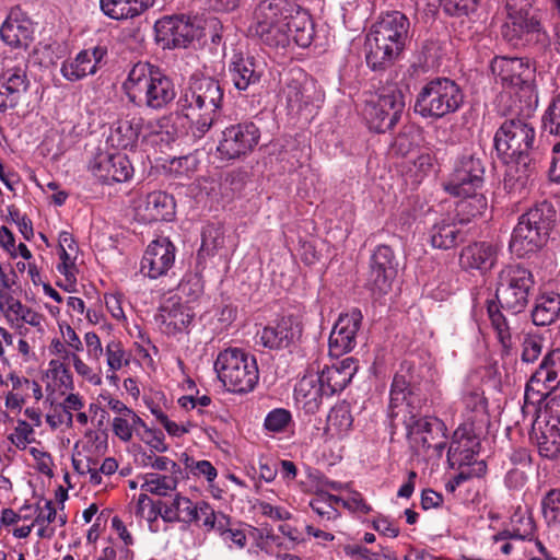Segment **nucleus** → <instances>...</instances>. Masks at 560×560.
<instances>
[{"instance_id":"nucleus-39","label":"nucleus","mask_w":560,"mask_h":560,"mask_svg":"<svg viewBox=\"0 0 560 560\" xmlns=\"http://www.w3.org/2000/svg\"><path fill=\"white\" fill-rule=\"evenodd\" d=\"M536 524L528 509L517 508L510 521V528L498 533L499 539L534 540Z\"/></svg>"},{"instance_id":"nucleus-5","label":"nucleus","mask_w":560,"mask_h":560,"mask_svg":"<svg viewBox=\"0 0 560 560\" xmlns=\"http://www.w3.org/2000/svg\"><path fill=\"white\" fill-rule=\"evenodd\" d=\"M409 19L399 11L387 12L366 36V63L373 70L392 65L409 40Z\"/></svg>"},{"instance_id":"nucleus-32","label":"nucleus","mask_w":560,"mask_h":560,"mask_svg":"<svg viewBox=\"0 0 560 560\" xmlns=\"http://www.w3.org/2000/svg\"><path fill=\"white\" fill-rule=\"evenodd\" d=\"M358 361L351 357L341 361L325 365L324 369L316 373L319 382L323 383L326 393L332 396L343 390L358 372Z\"/></svg>"},{"instance_id":"nucleus-23","label":"nucleus","mask_w":560,"mask_h":560,"mask_svg":"<svg viewBox=\"0 0 560 560\" xmlns=\"http://www.w3.org/2000/svg\"><path fill=\"white\" fill-rule=\"evenodd\" d=\"M175 253L174 244L166 237L151 242L141 259V272L150 279L165 276L174 266Z\"/></svg>"},{"instance_id":"nucleus-46","label":"nucleus","mask_w":560,"mask_h":560,"mask_svg":"<svg viewBox=\"0 0 560 560\" xmlns=\"http://www.w3.org/2000/svg\"><path fill=\"white\" fill-rule=\"evenodd\" d=\"M141 489L159 497H166L172 491L176 490L178 483V476H166L156 472L145 474L143 477Z\"/></svg>"},{"instance_id":"nucleus-26","label":"nucleus","mask_w":560,"mask_h":560,"mask_svg":"<svg viewBox=\"0 0 560 560\" xmlns=\"http://www.w3.org/2000/svg\"><path fill=\"white\" fill-rule=\"evenodd\" d=\"M196 513L197 506L190 499L176 494L170 502L158 500L155 504H152L147 520L149 521L150 529L156 532L153 528V523L158 520V516H161L166 523L183 522L190 524L196 522Z\"/></svg>"},{"instance_id":"nucleus-29","label":"nucleus","mask_w":560,"mask_h":560,"mask_svg":"<svg viewBox=\"0 0 560 560\" xmlns=\"http://www.w3.org/2000/svg\"><path fill=\"white\" fill-rule=\"evenodd\" d=\"M175 207L174 198L164 191H152L135 201L136 215L143 222L171 221Z\"/></svg>"},{"instance_id":"nucleus-53","label":"nucleus","mask_w":560,"mask_h":560,"mask_svg":"<svg viewBox=\"0 0 560 560\" xmlns=\"http://www.w3.org/2000/svg\"><path fill=\"white\" fill-rule=\"evenodd\" d=\"M108 372H117L122 366H127L130 362L129 354L125 351L119 341H110L105 348Z\"/></svg>"},{"instance_id":"nucleus-51","label":"nucleus","mask_w":560,"mask_h":560,"mask_svg":"<svg viewBox=\"0 0 560 560\" xmlns=\"http://www.w3.org/2000/svg\"><path fill=\"white\" fill-rule=\"evenodd\" d=\"M292 424V415L284 408L269 411L264 421V428L270 433H284Z\"/></svg>"},{"instance_id":"nucleus-9","label":"nucleus","mask_w":560,"mask_h":560,"mask_svg":"<svg viewBox=\"0 0 560 560\" xmlns=\"http://www.w3.org/2000/svg\"><path fill=\"white\" fill-rule=\"evenodd\" d=\"M506 18L501 27L502 36L513 46H525L544 42L545 32L540 22L532 14L528 0H506Z\"/></svg>"},{"instance_id":"nucleus-34","label":"nucleus","mask_w":560,"mask_h":560,"mask_svg":"<svg viewBox=\"0 0 560 560\" xmlns=\"http://www.w3.org/2000/svg\"><path fill=\"white\" fill-rule=\"evenodd\" d=\"M295 400L308 413L319 409L324 397H330L316 374L304 375L294 388Z\"/></svg>"},{"instance_id":"nucleus-43","label":"nucleus","mask_w":560,"mask_h":560,"mask_svg":"<svg viewBox=\"0 0 560 560\" xmlns=\"http://www.w3.org/2000/svg\"><path fill=\"white\" fill-rule=\"evenodd\" d=\"M560 316V294L550 292L536 299L532 311V319L536 326H547Z\"/></svg>"},{"instance_id":"nucleus-13","label":"nucleus","mask_w":560,"mask_h":560,"mask_svg":"<svg viewBox=\"0 0 560 560\" xmlns=\"http://www.w3.org/2000/svg\"><path fill=\"white\" fill-rule=\"evenodd\" d=\"M260 129L253 121L226 127L221 132L217 151L222 160H235L249 154L258 144Z\"/></svg>"},{"instance_id":"nucleus-50","label":"nucleus","mask_w":560,"mask_h":560,"mask_svg":"<svg viewBox=\"0 0 560 560\" xmlns=\"http://www.w3.org/2000/svg\"><path fill=\"white\" fill-rule=\"evenodd\" d=\"M542 516L549 527L560 525V490H550L541 501Z\"/></svg>"},{"instance_id":"nucleus-31","label":"nucleus","mask_w":560,"mask_h":560,"mask_svg":"<svg viewBox=\"0 0 560 560\" xmlns=\"http://www.w3.org/2000/svg\"><path fill=\"white\" fill-rule=\"evenodd\" d=\"M499 247L490 242H475L465 246L459 255V264L466 270L490 271L497 264Z\"/></svg>"},{"instance_id":"nucleus-24","label":"nucleus","mask_w":560,"mask_h":560,"mask_svg":"<svg viewBox=\"0 0 560 560\" xmlns=\"http://www.w3.org/2000/svg\"><path fill=\"white\" fill-rule=\"evenodd\" d=\"M428 242L433 248L448 250L455 248L467 237L465 223L456 215H442L428 229Z\"/></svg>"},{"instance_id":"nucleus-10","label":"nucleus","mask_w":560,"mask_h":560,"mask_svg":"<svg viewBox=\"0 0 560 560\" xmlns=\"http://www.w3.org/2000/svg\"><path fill=\"white\" fill-rule=\"evenodd\" d=\"M405 109V97L396 85L384 86L366 101L363 115L371 130L386 132L399 121Z\"/></svg>"},{"instance_id":"nucleus-41","label":"nucleus","mask_w":560,"mask_h":560,"mask_svg":"<svg viewBox=\"0 0 560 560\" xmlns=\"http://www.w3.org/2000/svg\"><path fill=\"white\" fill-rule=\"evenodd\" d=\"M154 0H100L102 12L114 20H127L140 15Z\"/></svg>"},{"instance_id":"nucleus-36","label":"nucleus","mask_w":560,"mask_h":560,"mask_svg":"<svg viewBox=\"0 0 560 560\" xmlns=\"http://www.w3.org/2000/svg\"><path fill=\"white\" fill-rule=\"evenodd\" d=\"M283 94L287 105L292 112H301L308 106H317L322 102V95L316 93L315 85L312 82L305 81L304 83L298 80H291L285 84Z\"/></svg>"},{"instance_id":"nucleus-57","label":"nucleus","mask_w":560,"mask_h":560,"mask_svg":"<svg viewBox=\"0 0 560 560\" xmlns=\"http://www.w3.org/2000/svg\"><path fill=\"white\" fill-rule=\"evenodd\" d=\"M480 0H442L445 13L452 16L468 15L477 10Z\"/></svg>"},{"instance_id":"nucleus-60","label":"nucleus","mask_w":560,"mask_h":560,"mask_svg":"<svg viewBox=\"0 0 560 560\" xmlns=\"http://www.w3.org/2000/svg\"><path fill=\"white\" fill-rule=\"evenodd\" d=\"M197 506V517L196 522L201 521L202 526L207 530H212L215 527V516L217 512L211 508L208 502L201 501L196 504Z\"/></svg>"},{"instance_id":"nucleus-14","label":"nucleus","mask_w":560,"mask_h":560,"mask_svg":"<svg viewBox=\"0 0 560 560\" xmlns=\"http://www.w3.org/2000/svg\"><path fill=\"white\" fill-rule=\"evenodd\" d=\"M560 385V348L549 351L526 384L525 404L535 405Z\"/></svg>"},{"instance_id":"nucleus-11","label":"nucleus","mask_w":560,"mask_h":560,"mask_svg":"<svg viewBox=\"0 0 560 560\" xmlns=\"http://www.w3.org/2000/svg\"><path fill=\"white\" fill-rule=\"evenodd\" d=\"M408 442L416 453H425L433 447L439 455L446 446V425L436 417H418L408 411L402 417Z\"/></svg>"},{"instance_id":"nucleus-6","label":"nucleus","mask_w":560,"mask_h":560,"mask_svg":"<svg viewBox=\"0 0 560 560\" xmlns=\"http://www.w3.org/2000/svg\"><path fill=\"white\" fill-rule=\"evenodd\" d=\"M214 370L223 385L233 393H249L259 380L256 358L241 348L220 351Z\"/></svg>"},{"instance_id":"nucleus-20","label":"nucleus","mask_w":560,"mask_h":560,"mask_svg":"<svg viewBox=\"0 0 560 560\" xmlns=\"http://www.w3.org/2000/svg\"><path fill=\"white\" fill-rule=\"evenodd\" d=\"M362 313L358 308L341 314L330 332L328 347L331 357L350 352L357 345V334L361 327Z\"/></svg>"},{"instance_id":"nucleus-19","label":"nucleus","mask_w":560,"mask_h":560,"mask_svg":"<svg viewBox=\"0 0 560 560\" xmlns=\"http://www.w3.org/2000/svg\"><path fill=\"white\" fill-rule=\"evenodd\" d=\"M303 325L298 317L283 316L265 326L259 332L260 343L272 350L285 349L301 340Z\"/></svg>"},{"instance_id":"nucleus-56","label":"nucleus","mask_w":560,"mask_h":560,"mask_svg":"<svg viewBox=\"0 0 560 560\" xmlns=\"http://www.w3.org/2000/svg\"><path fill=\"white\" fill-rule=\"evenodd\" d=\"M65 358L72 361L74 371L83 380H85L86 382L94 386L102 385L103 381L101 376V370L98 372L94 371L75 352L67 353Z\"/></svg>"},{"instance_id":"nucleus-64","label":"nucleus","mask_w":560,"mask_h":560,"mask_svg":"<svg viewBox=\"0 0 560 560\" xmlns=\"http://www.w3.org/2000/svg\"><path fill=\"white\" fill-rule=\"evenodd\" d=\"M190 469L195 476H203L209 482H212L218 475L217 469L209 460L195 462Z\"/></svg>"},{"instance_id":"nucleus-37","label":"nucleus","mask_w":560,"mask_h":560,"mask_svg":"<svg viewBox=\"0 0 560 560\" xmlns=\"http://www.w3.org/2000/svg\"><path fill=\"white\" fill-rule=\"evenodd\" d=\"M159 317L165 327V331L171 335H176L188 328L194 319V314L186 305L175 299H168L160 307Z\"/></svg>"},{"instance_id":"nucleus-25","label":"nucleus","mask_w":560,"mask_h":560,"mask_svg":"<svg viewBox=\"0 0 560 560\" xmlns=\"http://www.w3.org/2000/svg\"><path fill=\"white\" fill-rule=\"evenodd\" d=\"M107 48L97 45L81 50L74 58L62 62L60 72L62 77L71 82L80 81L88 75H93L105 63Z\"/></svg>"},{"instance_id":"nucleus-1","label":"nucleus","mask_w":560,"mask_h":560,"mask_svg":"<svg viewBox=\"0 0 560 560\" xmlns=\"http://www.w3.org/2000/svg\"><path fill=\"white\" fill-rule=\"evenodd\" d=\"M536 131L525 118L505 119L493 141L498 156L505 165L503 186L511 195L526 191L537 162Z\"/></svg>"},{"instance_id":"nucleus-59","label":"nucleus","mask_w":560,"mask_h":560,"mask_svg":"<svg viewBox=\"0 0 560 560\" xmlns=\"http://www.w3.org/2000/svg\"><path fill=\"white\" fill-rule=\"evenodd\" d=\"M112 429L114 434L122 442H129L132 439L133 427L129 417H114Z\"/></svg>"},{"instance_id":"nucleus-47","label":"nucleus","mask_w":560,"mask_h":560,"mask_svg":"<svg viewBox=\"0 0 560 560\" xmlns=\"http://www.w3.org/2000/svg\"><path fill=\"white\" fill-rule=\"evenodd\" d=\"M341 501V498L329 494L325 491H319L310 501L311 509L318 515L320 521H334L339 517V512L336 505Z\"/></svg>"},{"instance_id":"nucleus-3","label":"nucleus","mask_w":560,"mask_h":560,"mask_svg":"<svg viewBox=\"0 0 560 560\" xmlns=\"http://www.w3.org/2000/svg\"><path fill=\"white\" fill-rule=\"evenodd\" d=\"M223 101V89L210 77L192 75L178 102V110L189 120L195 138L201 139L213 126Z\"/></svg>"},{"instance_id":"nucleus-18","label":"nucleus","mask_w":560,"mask_h":560,"mask_svg":"<svg viewBox=\"0 0 560 560\" xmlns=\"http://www.w3.org/2000/svg\"><path fill=\"white\" fill-rule=\"evenodd\" d=\"M155 38L163 48H185L196 36V28L184 15L163 16L154 25Z\"/></svg>"},{"instance_id":"nucleus-4","label":"nucleus","mask_w":560,"mask_h":560,"mask_svg":"<svg viewBox=\"0 0 560 560\" xmlns=\"http://www.w3.org/2000/svg\"><path fill=\"white\" fill-rule=\"evenodd\" d=\"M122 91L135 106L155 112L167 108L176 97L173 80L149 62H137L130 68Z\"/></svg>"},{"instance_id":"nucleus-45","label":"nucleus","mask_w":560,"mask_h":560,"mask_svg":"<svg viewBox=\"0 0 560 560\" xmlns=\"http://www.w3.org/2000/svg\"><path fill=\"white\" fill-rule=\"evenodd\" d=\"M353 424L350 406L341 402L332 407L327 416L326 431L331 436L342 438L349 433Z\"/></svg>"},{"instance_id":"nucleus-12","label":"nucleus","mask_w":560,"mask_h":560,"mask_svg":"<svg viewBox=\"0 0 560 560\" xmlns=\"http://www.w3.org/2000/svg\"><path fill=\"white\" fill-rule=\"evenodd\" d=\"M485 178V163L476 154H463L454 164L452 173L442 186L444 190L460 198H476L477 191L482 187Z\"/></svg>"},{"instance_id":"nucleus-49","label":"nucleus","mask_w":560,"mask_h":560,"mask_svg":"<svg viewBox=\"0 0 560 560\" xmlns=\"http://www.w3.org/2000/svg\"><path fill=\"white\" fill-rule=\"evenodd\" d=\"M46 377L54 383V386L61 389L73 388V377L69 368L59 360H50L46 371Z\"/></svg>"},{"instance_id":"nucleus-21","label":"nucleus","mask_w":560,"mask_h":560,"mask_svg":"<svg viewBox=\"0 0 560 560\" xmlns=\"http://www.w3.org/2000/svg\"><path fill=\"white\" fill-rule=\"evenodd\" d=\"M491 71L502 85L530 89L535 69L523 58L495 57Z\"/></svg>"},{"instance_id":"nucleus-28","label":"nucleus","mask_w":560,"mask_h":560,"mask_svg":"<svg viewBox=\"0 0 560 560\" xmlns=\"http://www.w3.org/2000/svg\"><path fill=\"white\" fill-rule=\"evenodd\" d=\"M31 19L19 8L10 11L0 27V38L12 48H27L34 38Z\"/></svg>"},{"instance_id":"nucleus-62","label":"nucleus","mask_w":560,"mask_h":560,"mask_svg":"<svg viewBox=\"0 0 560 560\" xmlns=\"http://www.w3.org/2000/svg\"><path fill=\"white\" fill-rule=\"evenodd\" d=\"M459 469V472L454 476L453 482L455 486L462 485L464 481L472 478V477H479L485 474L486 471V465L483 460H480L479 463H476V466H465V467H457Z\"/></svg>"},{"instance_id":"nucleus-17","label":"nucleus","mask_w":560,"mask_h":560,"mask_svg":"<svg viewBox=\"0 0 560 560\" xmlns=\"http://www.w3.org/2000/svg\"><path fill=\"white\" fill-rule=\"evenodd\" d=\"M89 170L104 184L128 182L135 173L127 155L107 151L97 152L90 161Z\"/></svg>"},{"instance_id":"nucleus-63","label":"nucleus","mask_w":560,"mask_h":560,"mask_svg":"<svg viewBox=\"0 0 560 560\" xmlns=\"http://www.w3.org/2000/svg\"><path fill=\"white\" fill-rule=\"evenodd\" d=\"M84 343L88 358L98 362L104 352L100 337L95 332L89 331L84 335Z\"/></svg>"},{"instance_id":"nucleus-16","label":"nucleus","mask_w":560,"mask_h":560,"mask_svg":"<svg viewBox=\"0 0 560 560\" xmlns=\"http://www.w3.org/2000/svg\"><path fill=\"white\" fill-rule=\"evenodd\" d=\"M397 267L394 250L387 245L377 246L370 259L368 288L374 294H386L397 275Z\"/></svg>"},{"instance_id":"nucleus-8","label":"nucleus","mask_w":560,"mask_h":560,"mask_svg":"<svg viewBox=\"0 0 560 560\" xmlns=\"http://www.w3.org/2000/svg\"><path fill=\"white\" fill-rule=\"evenodd\" d=\"M463 102L464 93L454 80L435 78L420 89L415 112L423 118H442L458 110Z\"/></svg>"},{"instance_id":"nucleus-61","label":"nucleus","mask_w":560,"mask_h":560,"mask_svg":"<svg viewBox=\"0 0 560 560\" xmlns=\"http://www.w3.org/2000/svg\"><path fill=\"white\" fill-rule=\"evenodd\" d=\"M37 515L34 520L35 525H49L57 518V510L51 500H45L44 505H37Z\"/></svg>"},{"instance_id":"nucleus-22","label":"nucleus","mask_w":560,"mask_h":560,"mask_svg":"<svg viewBox=\"0 0 560 560\" xmlns=\"http://www.w3.org/2000/svg\"><path fill=\"white\" fill-rule=\"evenodd\" d=\"M482 431L459 425L453 434L447 452L450 465L455 467L476 466L479 451V435Z\"/></svg>"},{"instance_id":"nucleus-30","label":"nucleus","mask_w":560,"mask_h":560,"mask_svg":"<svg viewBox=\"0 0 560 560\" xmlns=\"http://www.w3.org/2000/svg\"><path fill=\"white\" fill-rule=\"evenodd\" d=\"M264 69L253 56L235 54L229 65V74L234 88L247 91L260 83Z\"/></svg>"},{"instance_id":"nucleus-27","label":"nucleus","mask_w":560,"mask_h":560,"mask_svg":"<svg viewBox=\"0 0 560 560\" xmlns=\"http://www.w3.org/2000/svg\"><path fill=\"white\" fill-rule=\"evenodd\" d=\"M418 383L415 366L405 362L393 380L389 398V416L393 420L407 415L410 408L412 389Z\"/></svg>"},{"instance_id":"nucleus-15","label":"nucleus","mask_w":560,"mask_h":560,"mask_svg":"<svg viewBox=\"0 0 560 560\" xmlns=\"http://www.w3.org/2000/svg\"><path fill=\"white\" fill-rule=\"evenodd\" d=\"M31 85L26 63L4 67L0 74V114L14 110L26 98Z\"/></svg>"},{"instance_id":"nucleus-35","label":"nucleus","mask_w":560,"mask_h":560,"mask_svg":"<svg viewBox=\"0 0 560 560\" xmlns=\"http://www.w3.org/2000/svg\"><path fill=\"white\" fill-rule=\"evenodd\" d=\"M463 404L465 420L460 425L482 431L489 422L488 402L483 393L479 389L465 393Z\"/></svg>"},{"instance_id":"nucleus-55","label":"nucleus","mask_w":560,"mask_h":560,"mask_svg":"<svg viewBox=\"0 0 560 560\" xmlns=\"http://www.w3.org/2000/svg\"><path fill=\"white\" fill-rule=\"evenodd\" d=\"M542 131L560 135V94L552 98L542 116Z\"/></svg>"},{"instance_id":"nucleus-42","label":"nucleus","mask_w":560,"mask_h":560,"mask_svg":"<svg viewBox=\"0 0 560 560\" xmlns=\"http://www.w3.org/2000/svg\"><path fill=\"white\" fill-rule=\"evenodd\" d=\"M555 217L556 211L553 206L548 201H542L523 213L518 218L517 225H523L528 230L530 229L549 235Z\"/></svg>"},{"instance_id":"nucleus-40","label":"nucleus","mask_w":560,"mask_h":560,"mask_svg":"<svg viewBox=\"0 0 560 560\" xmlns=\"http://www.w3.org/2000/svg\"><path fill=\"white\" fill-rule=\"evenodd\" d=\"M547 238L548 235L541 232L528 230L526 226L516 224L511 236L510 249L518 257H525L540 249Z\"/></svg>"},{"instance_id":"nucleus-44","label":"nucleus","mask_w":560,"mask_h":560,"mask_svg":"<svg viewBox=\"0 0 560 560\" xmlns=\"http://www.w3.org/2000/svg\"><path fill=\"white\" fill-rule=\"evenodd\" d=\"M287 24L289 39L292 38L298 46L303 48L312 44L315 34L314 24L306 12L298 11L294 15L289 14Z\"/></svg>"},{"instance_id":"nucleus-38","label":"nucleus","mask_w":560,"mask_h":560,"mask_svg":"<svg viewBox=\"0 0 560 560\" xmlns=\"http://www.w3.org/2000/svg\"><path fill=\"white\" fill-rule=\"evenodd\" d=\"M530 436L535 440L541 456L553 459L560 455V429L558 427L536 418Z\"/></svg>"},{"instance_id":"nucleus-58","label":"nucleus","mask_w":560,"mask_h":560,"mask_svg":"<svg viewBox=\"0 0 560 560\" xmlns=\"http://www.w3.org/2000/svg\"><path fill=\"white\" fill-rule=\"evenodd\" d=\"M536 418L560 429V395L550 397Z\"/></svg>"},{"instance_id":"nucleus-52","label":"nucleus","mask_w":560,"mask_h":560,"mask_svg":"<svg viewBox=\"0 0 560 560\" xmlns=\"http://www.w3.org/2000/svg\"><path fill=\"white\" fill-rule=\"evenodd\" d=\"M419 135L410 127L404 128L394 139L390 150L396 155L407 156L418 147Z\"/></svg>"},{"instance_id":"nucleus-54","label":"nucleus","mask_w":560,"mask_h":560,"mask_svg":"<svg viewBox=\"0 0 560 560\" xmlns=\"http://www.w3.org/2000/svg\"><path fill=\"white\" fill-rule=\"evenodd\" d=\"M545 338L537 332H527L522 342V361L535 362L542 352Z\"/></svg>"},{"instance_id":"nucleus-33","label":"nucleus","mask_w":560,"mask_h":560,"mask_svg":"<svg viewBox=\"0 0 560 560\" xmlns=\"http://www.w3.org/2000/svg\"><path fill=\"white\" fill-rule=\"evenodd\" d=\"M141 130V117L133 115L119 118L113 122L107 142L113 148L133 151L138 147Z\"/></svg>"},{"instance_id":"nucleus-2","label":"nucleus","mask_w":560,"mask_h":560,"mask_svg":"<svg viewBox=\"0 0 560 560\" xmlns=\"http://www.w3.org/2000/svg\"><path fill=\"white\" fill-rule=\"evenodd\" d=\"M534 284L532 272L517 264L504 266L498 275L495 298L499 305L490 301L487 311L504 353L512 349L513 339L509 322L500 307L513 315L522 313L528 305Z\"/></svg>"},{"instance_id":"nucleus-7","label":"nucleus","mask_w":560,"mask_h":560,"mask_svg":"<svg viewBox=\"0 0 560 560\" xmlns=\"http://www.w3.org/2000/svg\"><path fill=\"white\" fill-rule=\"evenodd\" d=\"M288 0H262L256 7L248 34L270 47H285L289 44L287 20Z\"/></svg>"},{"instance_id":"nucleus-48","label":"nucleus","mask_w":560,"mask_h":560,"mask_svg":"<svg viewBox=\"0 0 560 560\" xmlns=\"http://www.w3.org/2000/svg\"><path fill=\"white\" fill-rule=\"evenodd\" d=\"M4 316L8 323L15 328H21L23 324L39 327L43 320V315L22 304L21 301L13 303L11 311L4 312Z\"/></svg>"}]
</instances>
